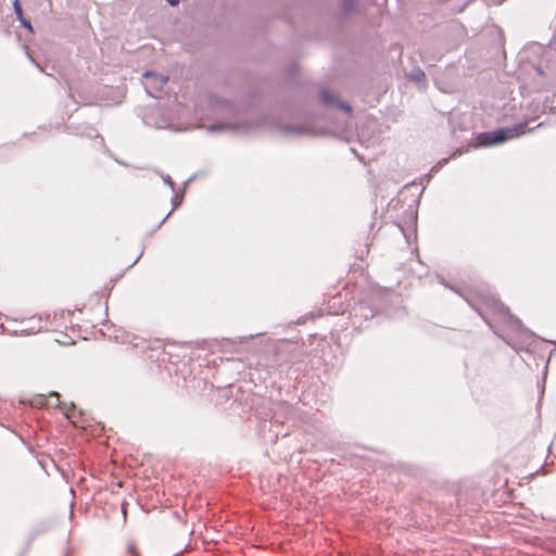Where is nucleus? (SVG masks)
<instances>
[{"instance_id":"1","label":"nucleus","mask_w":556,"mask_h":556,"mask_svg":"<svg viewBox=\"0 0 556 556\" xmlns=\"http://www.w3.org/2000/svg\"><path fill=\"white\" fill-rule=\"evenodd\" d=\"M525 132V125L489 131V146L500 144Z\"/></svg>"},{"instance_id":"2","label":"nucleus","mask_w":556,"mask_h":556,"mask_svg":"<svg viewBox=\"0 0 556 556\" xmlns=\"http://www.w3.org/2000/svg\"><path fill=\"white\" fill-rule=\"evenodd\" d=\"M143 77L144 88L151 97H156V93L163 88V86L168 80V77L152 72H146L143 74Z\"/></svg>"},{"instance_id":"3","label":"nucleus","mask_w":556,"mask_h":556,"mask_svg":"<svg viewBox=\"0 0 556 556\" xmlns=\"http://www.w3.org/2000/svg\"><path fill=\"white\" fill-rule=\"evenodd\" d=\"M493 39L492 50L496 58H505V39L502 29L495 25L489 26V38Z\"/></svg>"},{"instance_id":"4","label":"nucleus","mask_w":556,"mask_h":556,"mask_svg":"<svg viewBox=\"0 0 556 556\" xmlns=\"http://www.w3.org/2000/svg\"><path fill=\"white\" fill-rule=\"evenodd\" d=\"M493 311L494 315H497L501 320L507 325L515 324L514 317L509 314L508 309L500 304L495 299L489 296V312Z\"/></svg>"},{"instance_id":"5","label":"nucleus","mask_w":556,"mask_h":556,"mask_svg":"<svg viewBox=\"0 0 556 556\" xmlns=\"http://www.w3.org/2000/svg\"><path fill=\"white\" fill-rule=\"evenodd\" d=\"M13 7H14V11L16 13L17 18L18 20L22 18L23 17V11H22V8L20 5V1L18 0H14Z\"/></svg>"},{"instance_id":"6","label":"nucleus","mask_w":556,"mask_h":556,"mask_svg":"<svg viewBox=\"0 0 556 556\" xmlns=\"http://www.w3.org/2000/svg\"><path fill=\"white\" fill-rule=\"evenodd\" d=\"M21 24L27 28L30 33H33V27L29 21L25 20L24 16L20 18Z\"/></svg>"},{"instance_id":"7","label":"nucleus","mask_w":556,"mask_h":556,"mask_svg":"<svg viewBox=\"0 0 556 556\" xmlns=\"http://www.w3.org/2000/svg\"><path fill=\"white\" fill-rule=\"evenodd\" d=\"M163 180L165 184H167L170 188H173V181H172V178L167 175L165 177H163Z\"/></svg>"},{"instance_id":"8","label":"nucleus","mask_w":556,"mask_h":556,"mask_svg":"<svg viewBox=\"0 0 556 556\" xmlns=\"http://www.w3.org/2000/svg\"><path fill=\"white\" fill-rule=\"evenodd\" d=\"M170 5H176L180 0H166Z\"/></svg>"},{"instance_id":"9","label":"nucleus","mask_w":556,"mask_h":556,"mask_svg":"<svg viewBox=\"0 0 556 556\" xmlns=\"http://www.w3.org/2000/svg\"><path fill=\"white\" fill-rule=\"evenodd\" d=\"M484 138H485V135H484V134H481V135L479 136V139L481 140V144H484V141H483V140H484Z\"/></svg>"},{"instance_id":"10","label":"nucleus","mask_w":556,"mask_h":556,"mask_svg":"<svg viewBox=\"0 0 556 556\" xmlns=\"http://www.w3.org/2000/svg\"><path fill=\"white\" fill-rule=\"evenodd\" d=\"M129 551H130V553H132V554L135 553V549H134V547H132V546H131V547H129Z\"/></svg>"}]
</instances>
